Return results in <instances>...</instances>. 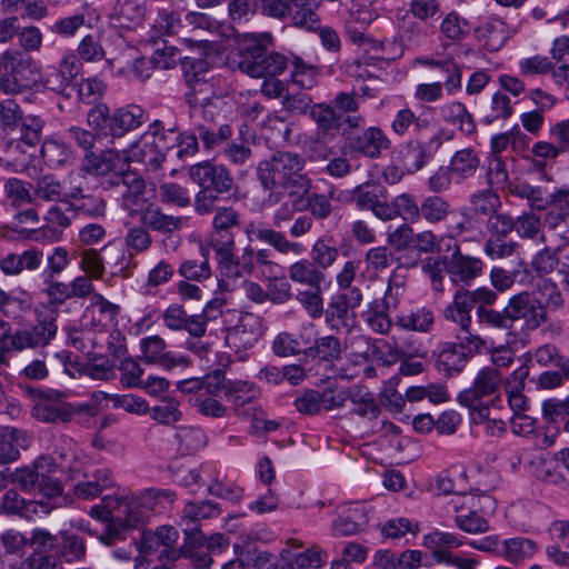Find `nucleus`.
<instances>
[{
  "label": "nucleus",
  "mask_w": 569,
  "mask_h": 569,
  "mask_svg": "<svg viewBox=\"0 0 569 569\" xmlns=\"http://www.w3.org/2000/svg\"><path fill=\"white\" fill-rule=\"evenodd\" d=\"M353 406L352 412L368 419H376L380 413V406L373 395L366 388L350 389V399Z\"/></svg>",
  "instance_id": "41"
},
{
  "label": "nucleus",
  "mask_w": 569,
  "mask_h": 569,
  "mask_svg": "<svg viewBox=\"0 0 569 569\" xmlns=\"http://www.w3.org/2000/svg\"><path fill=\"white\" fill-rule=\"evenodd\" d=\"M288 273L291 281L307 286L308 288L318 287L325 280L323 272L308 259H300L293 262L289 267Z\"/></svg>",
  "instance_id": "34"
},
{
  "label": "nucleus",
  "mask_w": 569,
  "mask_h": 569,
  "mask_svg": "<svg viewBox=\"0 0 569 569\" xmlns=\"http://www.w3.org/2000/svg\"><path fill=\"white\" fill-rule=\"evenodd\" d=\"M68 480L73 483V496L83 500L94 499L101 496L103 490L114 485L112 472L109 469L88 470L79 461L69 467Z\"/></svg>",
  "instance_id": "6"
},
{
  "label": "nucleus",
  "mask_w": 569,
  "mask_h": 569,
  "mask_svg": "<svg viewBox=\"0 0 569 569\" xmlns=\"http://www.w3.org/2000/svg\"><path fill=\"white\" fill-rule=\"evenodd\" d=\"M471 211L475 216L490 218L501 207L500 198L490 190L478 191L470 198Z\"/></svg>",
  "instance_id": "48"
},
{
  "label": "nucleus",
  "mask_w": 569,
  "mask_h": 569,
  "mask_svg": "<svg viewBox=\"0 0 569 569\" xmlns=\"http://www.w3.org/2000/svg\"><path fill=\"white\" fill-rule=\"evenodd\" d=\"M73 201H63L73 217L100 218L106 214V201L93 194L72 193Z\"/></svg>",
  "instance_id": "31"
},
{
  "label": "nucleus",
  "mask_w": 569,
  "mask_h": 569,
  "mask_svg": "<svg viewBox=\"0 0 569 569\" xmlns=\"http://www.w3.org/2000/svg\"><path fill=\"white\" fill-rule=\"evenodd\" d=\"M446 270L455 283L469 282L482 271V261L478 258L455 252L446 262Z\"/></svg>",
  "instance_id": "20"
},
{
  "label": "nucleus",
  "mask_w": 569,
  "mask_h": 569,
  "mask_svg": "<svg viewBox=\"0 0 569 569\" xmlns=\"http://www.w3.org/2000/svg\"><path fill=\"white\" fill-rule=\"evenodd\" d=\"M150 138V136L146 134L141 137L139 142L134 144L138 151H133V157L152 170H157L164 161L166 153L156 148Z\"/></svg>",
  "instance_id": "47"
},
{
  "label": "nucleus",
  "mask_w": 569,
  "mask_h": 569,
  "mask_svg": "<svg viewBox=\"0 0 569 569\" xmlns=\"http://www.w3.org/2000/svg\"><path fill=\"white\" fill-rule=\"evenodd\" d=\"M483 56L479 51L465 49L457 44H445L441 52H435L416 59V63L422 68H437L445 71H461L462 69L481 68Z\"/></svg>",
  "instance_id": "5"
},
{
  "label": "nucleus",
  "mask_w": 569,
  "mask_h": 569,
  "mask_svg": "<svg viewBox=\"0 0 569 569\" xmlns=\"http://www.w3.org/2000/svg\"><path fill=\"white\" fill-rule=\"evenodd\" d=\"M312 0H291L290 19L296 28L316 31L320 29V18L311 3Z\"/></svg>",
  "instance_id": "33"
},
{
  "label": "nucleus",
  "mask_w": 569,
  "mask_h": 569,
  "mask_svg": "<svg viewBox=\"0 0 569 569\" xmlns=\"http://www.w3.org/2000/svg\"><path fill=\"white\" fill-rule=\"evenodd\" d=\"M221 513L220 508L212 501L188 502L182 511V522L197 523L202 519L217 517Z\"/></svg>",
  "instance_id": "50"
},
{
  "label": "nucleus",
  "mask_w": 569,
  "mask_h": 569,
  "mask_svg": "<svg viewBox=\"0 0 569 569\" xmlns=\"http://www.w3.org/2000/svg\"><path fill=\"white\" fill-rule=\"evenodd\" d=\"M37 315L38 321L33 327L29 328V330L32 332L39 345L44 347L54 338L57 333L56 313L54 311H49L46 313L37 311Z\"/></svg>",
  "instance_id": "53"
},
{
  "label": "nucleus",
  "mask_w": 569,
  "mask_h": 569,
  "mask_svg": "<svg viewBox=\"0 0 569 569\" xmlns=\"http://www.w3.org/2000/svg\"><path fill=\"white\" fill-rule=\"evenodd\" d=\"M479 37L485 40L486 47L496 51L499 50L508 38L507 24L499 19H491L478 29Z\"/></svg>",
  "instance_id": "45"
},
{
  "label": "nucleus",
  "mask_w": 569,
  "mask_h": 569,
  "mask_svg": "<svg viewBox=\"0 0 569 569\" xmlns=\"http://www.w3.org/2000/svg\"><path fill=\"white\" fill-rule=\"evenodd\" d=\"M310 117L317 124L316 142L327 144L336 137V131L341 129L343 137L358 129L361 119L358 117L340 118L332 106L316 104L310 110Z\"/></svg>",
  "instance_id": "7"
},
{
  "label": "nucleus",
  "mask_w": 569,
  "mask_h": 569,
  "mask_svg": "<svg viewBox=\"0 0 569 569\" xmlns=\"http://www.w3.org/2000/svg\"><path fill=\"white\" fill-rule=\"evenodd\" d=\"M206 73H186V82L189 88L187 93V99L189 104H202V102H207L211 100V96L214 94L213 77L211 79H206L203 76Z\"/></svg>",
  "instance_id": "39"
},
{
  "label": "nucleus",
  "mask_w": 569,
  "mask_h": 569,
  "mask_svg": "<svg viewBox=\"0 0 569 569\" xmlns=\"http://www.w3.org/2000/svg\"><path fill=\"white\" fill-rule=\"evenodd\" d=\"M472 420L485 426V432L491 437H499L506 431V422L498 418L488 406L472 409Z\"/></svg>",
  "instance_id": "55"
},
{
  "label": "nucleus",
  "mask_w": 569,
  "mask_h": 569,
  "mask_svg": "<svg viewBox=\"0 0 569 569\" xmlns=\"http://www.w3.org/2000/svg\"><path fill=\"white\" fill-rule=\"evenodd\" d=\"M59 538L46 528L36 527L30 531L29 547L32 552L49 553L57 550Z\"/></svg>",
  "instance_id": "54"
},
{
  "label": "nucleus",
  "mask_w": 569,
  "mask_h": 569,
  "mask_svg": "<svg viewBox=\"0 0 569 569\" xmlns=\"http://www.w3.org/2000/svg\"><path fill=\"white\" fill-rule=\"evenodd\" d=\"M391 129L400 137L409 133L420 136L422 132L429 133L436 131V126L430 119L416 116L411 109L403 108L396 113L391 122Z\"/></svg>",
  "instance_id": "21"
},
{
  "label": "nucleus",
  "mask_w": 569,
  "mask_h": 569,
  "mask_svg": "<svg viewBox=\"0 0 569 569\" xmlns=\"http://www.w3.org/2000/svg\"><path fill=\"white\" fill-rule=\"evenodd\" d=\"M39 503L37 501H27L16 490H8L2 498V509L10 515L30 519L37 513Z\"/></svg>",
  "instance_id": "46"
},
{
  "label": "nucleus",
  "mask_w": 569,
  "mask_h": 569,
  "mask_svg": "<svg viewBox=\"0 0 569 569\" xmlns=\"http://www.w3.org/2000/svg\"><path fill=\"white\" fill-rule=\"evenodd\" d=\"M30 438L26 431L17 428H4L3 439L0 441V463L6 465L16 461L21 449H27Z\"/></svg>",
  "instance_id": "25"
},
{
  "label": "nucleus",
  "mask_w": 569,
  "mask_h": 569,
  "mask_svg": "<svg viewBox=\"0 0 569 569\" xmlns=\"http://www.w3.org/2000/svg\"><path fill=\"white\" fill-rule=\"evenodd\" d=\"M119 311L118 305L107 300L100 293H94L86 309V317H91V326L94 328L107 327L116 320Z\"/></svg>",
  "instance_id": "27"
},
{
  "label": "nucleus",
  "mask_w": 569,
  "mask_h": 569,
  "mask_svg": "<svg viewBox=\"0 0 569 569\" xmlns=\"http://www.w3.org/2000/svg\"><path fill=\"white\" fill-rule=\"evenodd\" d=\"M463 541L451 532L435 530L423 537V546L431 550L435 560H438L439 553H449V549L458 548Z\"/></svg>",
  "instance_id": "42"
},
{
  "label": "nucleus",
  "mask_w": 569,
  "mask_h": 569,
  "mask_svg": "<svg viewBox=\"0 0 569 569\" xmlns=\"http://www.w3.org/2000/svg\"><path fill=\"white\" fill-rule=\"evenodd\" d=\"M237 52L229 58V67L238 71H284L302 67L298 57H287L279 52H267L264 44L272 42L270 32L234 33Z\"/></svg>",
  "instance_id": "2"
},
{
  "label": "nucleus",
  "mask_w": 569,
  "mask_h": 569,
  "mask_svg": "<svg viewBox=\"0 0 569 569\" xmlns=\"http://www.w3.org/2000/svg\"><path fill=\"white\" fill-rule=\"evenodd\" d=\"M441 143V136L438 130L429 132L428 140L418 136L407 141L400 151L405 169L409 173L421 170L432 157V146L435 144L437 149Z\"/></svg>",
  "instance_id": "10"
},
{
  "label": "nucleus",
  "mask_w": 569,
  "mask_h": 569,
  "mask_svg": "<svg viewBox=\"0 0 569 569\" xmlns=\"http://www.w3.org/2000/svg\"><path fill=\"white\" fill-rule=\"evenodd\" d=\"M43 459L34 461L32 467L19 468L12 473V481L18 483L23 490H31L39 487L43 475L39 472V468L43 466Z\"/></svg>",
  "instance_id": "63"
},
{
  "label": "nucleus",
  "mask_w": 569,
  "mask_h": 569,
  "mask_svg": "<svg viewBox=\"0 0 569 569\" xmlns=\"http://www.w3.org/2000/svg\"><path fill=\"white\" fill-rule=\"evenodd\" d=\"M251 231L254 232L257 239L268 243L281 254L293 253L298 256L303 251L302 244L288 240L286 234L279 230L269 227H258L254 229V224L250 223L246 232L250 234Z\"/></svg>",
  "instance_id": "23"
},
{
  "label": "nucleus",
  "mask_w": 569,
  "mask_h": 569,
  "mask_svg": "<svg viewBox=\"0 0 569 569\" xmlns=\"http://www.w3.org/2000/svg\"><path fill=\"white\" fill-rule=\"evenodd\" d=\"M435 322L433 312L426 307H419L400 313L396 325L405 330L429 332Z\"/></svg>",
  "instance_id": "35"
},
{
  "label": "nucleus",
  "mask_w": 569,
  "mask_h": 569,
  "mask_svg": "<svg viewBox=\"0 0 569 569\" xmlns=\"http://www.w3.org/2000/svg\"><path fill=\"white\" fill-rule=\"evenodd\" d=\"M109 187H123L121 196L127 207H140L147 202L144 180L136 172L124 169L117 179L108 180Z\"/></svg>",
  "instance_id": "18"
},
{
  "label": "nucleus",
  "mask_w": 569,
  "mask_h": 569,
  "mask_svg": "<svg viewBox=\"0 0 569 569\" xmlns=\"http://www.w3.org/2000/svg\"><path fill=\"white\" fill-rule=\"evenodd\" d=\"M176 438L179 442V450L183 455L199 451L206 446V435L202 429L192 426H182L177 429Z\"/></svg>",
  "instance_id": "43"
},
{
  "label": "nucleus",
  "mask_w": 569,
  "mask_h": 569,
  "mask_svg": "<svg viewBox=\"0 0 569 569\" xmlns=\"http://www.w3.org/2000/svg\"><path fill=\"white\" fill-rule=\"evenodd\" d=\"M177 498L172 490L148 488L136 495L123 490L104 496L102 505L93 506L90 516L102 521L118 520L126 527H140L156 513L163 512Z\"/></svg>",
  "instance_id": "1"
},
{
  "label": "nucleus",
  "mask_w": 569,
  "mask_h": 569,
  "mask_svg": "<svg viewBox=\"0 0 569 569\" xmlns=\"http://www.w3.org/2000/svg\"><path fill=\"white\" fill-rule=\"evenodd\" d=\"M152 61L156 69H173L177 62H181L182 69H186L189 66L190 58L186 57L182 59L179 50L177 51L174 47L164 46L156 50Z\"/></svg>",
  "instance_id": "61"
},
{
  "label": "nucleus",
  "mask_w": 569,
  "mask_h": 569,
  "mask_svg": "<svg viewBox=\"0 0 569 569\" xmlns=\"http://www.w3.org/2000/svg\"><path fill=\"white\" fill-rule=\"evenodd\" d=\"M254 385L243 380L229 381L224 387L227 400L236 407L251 402L257 397Z\"/></svg>",
  "instance_id": "49"
},
{
  "label": "nucleus",
  "mask_w": 569,
  "mask_h": 569,
  "mask_svg": "<svg viewBox=\"0 0 569 569\" xmlns=\"http://www.w3.org/2000/svg\"><path fill=\"white\" fill-rule=\"evenodd\" d=\"M129 160L126 150L107 149L100 153L89 152L82 160V169L96 176L113 173L111 179H117V174L129 168Z\"/></svg>",
  "instance_id": "11"
},
{
  "label": "nucleus",
  "mask_w": 569,
  "mask_h": 569,
  "mask_svg": "<svg viewBox=\"0 0 569 569\" xmlns=\"http://www.w3.org/2000/svg\"><path fill=\"white\" fill-rule=\"evenodd\" d=\"M467 356L457 343H446L438 355V363L448 373L459 372L466 365Z\"/></svg>",
  "instance_id": "52"
},
{
  "label": "nucleus",
  "mask_w": 569,
  "mask_h": 569,
  "mask_svg": "<svg viewBox=\"0 0 569 569\" xmlns=\"http://www.w3.org/2000/svg\"><path fill=\"white\" fill-rule=\"evenodd\" d=\"M507 309L512 325L523 321L528 329H537L547 320L545 306L528 291H522L509 299Z\"/></svg>",
  "instance_id": "9"
},
{
  "label": "nucleus",
  "mask_w": 569,
  "mask_h": 569,
  "mask_svg": "<svg viewBox=\"0 0 569 569\" xmlns=\"http://www.w3.org/2000/svg\"><path fill=\"white\" fill-rule=\"evenodd\" d=\"M398 305L396 299L392 300H375L370 303L367 311L366 321L372 331L387 335L391 327L392 320L389 317V310L395 309Z\"/></svg>",
  "instance_id": "30"
},
{
  "label": "nucleus",
  "mask_w": 569,
  "mask_h": 569,
  "mask_svg": "<svg viewBox=\"0 0 569 569\" xmlns=\"http://www.w3.org/2000/svg\"><path fill=\"white\" fill-rule=\"evenodd\" d=\"M29 395L34 400L31 408L33 418L46 423H58L71 421L76 415L88 413L94 415L93 408L89 405L72 406L63 402L60 398L63 396L61 392L47 393L42 390L28 389Z\"/></svg>",
  "instance_id": "4"
},
{
  "label": "nucleus",
  "mask_w": 569,
  "mask_h": 569,
  "mask_svg": "<svg viewBox=\"0 0 569 569\" xmlns=\"http://www.w3.org/2000/svg\"><path fill=\"white\" fill-rule=\"evenodd\" d=\"M503 550L499 552L508 562L512 565H520L527 559L533 557L537 552V543L528 538L517 537L506 539L502 542Z\"/></svg>",
  "instance_id": "32"
},
{
  "label": "nucleus",
  "mask_w": 569,
  "mask_h": 569,
  "mask_svg": "<svg viewBox=\"0 0 569 569\" xmlns=\"http://www.w3.org/2000/svg\"><path fill=\"white\" fill-rule=\"evenodd\" d=\"M367 522L365 509L358 505H351L332 522L331 532L335 537L357 535L363 530Z\"/></svg>",
  "instance_id": "22"
},
{
  "label": "nucleus",
  "mask_w": 569,
  "mask_h": 569,
  "mask_svg": "<svg viewBox=\"0 0 569 569\" xmlns=\"http://www.w3.org/2000/svg\"><path fill=\"white\" fill-rule=\"evenodd\" d=\"M0 543L6 555L23 556L29 546V537L17 529H7L0 535Z\"/></svg>",
  "instance_id": "60"
},
{
  "label": "nucleus",
  "mask_w": 569,
  "mask_h": 569,
  "mask_svg": "<svg viewBox=\"0 0 569 569\" xmlns=\"http://www.w3.org/2000/svg\"><path fill=\"white\" fill-rule=\"evenodd\" d=\"M3 193L6 201L14 208L27 204L33 206L32 183L28 181L9 178L4 181Z\"/></svg>",
  "instance_id": "38"
},
{
  "label": "nucleus",
  "mask_w": 569,
  "mask_h": 569,
  "mask_svg": "<svg viewBox=\"0 0 569 569\" xmlns=\"http://www.w3.org/2000/svg\"><path fill=\"white\" fill-rule=\"evenodd\" d=\"M179 533L171 526H162L157 531L143 532L140 540V551L144 555L159 553L161 560L173 561L179 557L176 549Z\"/></svg>",
  "instance_id": "13"
},
{
  "label": "nucleus",
  "mask_w": 569,
  "mask_h": 569,
  "mask_svg": "<svg viewBox=\"0 0 569 569\" xmlns=\"http://www.w3.org/2000/svg\"><path fill=\"white\" fill-rule=\"evenodd\" d=\"M143 110L137 104L119 108L111 118L110 134L121 137L126 132L140 127L143 122Z\"/></svg>",
  "instance_id": "26"
},
{
  "label": "nucleus",
  "mask_w": 569,
  "mask_h": 569,
  "mask_svg": "<svg viewBox=\"0 0 569 569\" xmlns=\"http://www.w3.org/2000/svg\"><path fill=\"white\" fill-rule=\"evenodd\" d=\"M297 300L303 306L308 315L316 319L323 312V298L321 284L310 287L309 290L299 291Z\"/></svg>",
  "instance_id": "62"
},
{
  "label": "nucleus",
  "mask_w": 569,
  "mask_h": 569,
  "mask_svg": "<svg viewBox=\"0 0 569 569\" xmlns=\"http://www.w3.org/2000/svg\"><path fill=\"white\" fill-rule=\"evenodd\" d=\"M377 14L368 7L359 6L349 11L345 22L346 32L349 39L357 44L371 42L366 31Z\"/></svg>",
  "instance_id": "19"
},
{
  "label": "nucleus",
  "mask_w": 569,
  "mask_h": 569,
  "mask_svg": "<svg viewBox=\"0 0 569 569\" xmlns=\"http://www.w3.org/2000/svg\"><path fill=\"white\" fill-rule=\"evenodd\" d=\"M352 310L345 300V296L337 295L332 298L326 312L327 322L332 323V327L342 325L348 327V321L355 319V315L350 312Z\"/></svg>",
  "instance_id": "59"
},
{
  "label": "nucleus",
  "mask_w": 569,
  "mask_h": 569,
  "mask_svg": "<svg viewBox=\"0 0 569 569\" xmlns=\"http://www.w3.org/2000/svg\"><path fill=\"white\" fill-rule=\"evenodd\" d=\"M61 555L68 561H81L86 558L87 547L82 538L69 531L61 532Z\"/></svg>",
  "instance_id": "57"
},
{
  "label": "nucleus",
  "mask_w": 569,
  "mask_h": 569,
  "mask_svg": "<svg viewBox=\"0 0 569 569\" xmlns=\"http://www.w3.org/2000/svg\"><path fill=\"white\" fill-rule=\"evenodd\" d=\"M20 123L21 141L29 147H34L41 141L43 120L37 116L22 117Z\"/></svg>",
  "instance_id": "64"
},
{
  "label": "nucleus",
  "mask_w": 569,
  "mask_h": 569,
  "mask_svg": "<svg viewBox=\"0 0 569 569\" xmlns=\"http://www.w3.org/2000/svg\"><path fill=\"white\" fill-rule=\"evenodd\" d=\"M162 322L166 328L172 331L186 330L193 338L204 336V326L201 317L189 316L182 306L170 305L162 315Z\"/></svg>",
  "instance_id": "17"
},
{
  "label": "nucleus",
  "mask_w": 569,
  "mask_h": 569,
  "mask_svg": "<svg viewBox=\"0 0 569 569\" xmlns=\"http://www.w3.org/2000/svg\"><path fill=\"white\" fill-rule=\"evenodd\" d=\"M153 420L162 425H172L182 417L180 403L173 398L163 399L158 406L149 409Z\"/></svg>",
  "instance_id": "56"
},
{
  "label": "nucleus",
  "mask_w": 569,
  "mask_h": 569,
  "mask_svg": "<svg viewBox=\"0 0 569 569\" xmlns=\"http://www.w3.org/2000/svg\"><path fill=\"white\" fill-rule=\"evenodd\" d=\"M502 380L499 369L495 367L483 368L477 375L473 386L459 395L460 403L470 409L483 407L480 403L481 398L496 393Z\"/></svg>",
  "instance_id": "14"
},
{
  "label": "nucleus",
  "mask_w": 569,
  "mask_h": 569,
  "mask_svg": "<svg viewBox=\"0 0 569 569\" xmlns=\"http://www.w3.org/2000/svg\"><path fill=\"white\" fill-rule=\"evenodd\" d=\"M451 206L448 200L440 196H428L422 199L419 209V219L436 224L445 221L451 213Z\"/></svg>",
  "instance_id": "40"
},
{
  "label": "nucleus",
  "mask_w": 569,
  "mask_h": 569,
  "mask_svg": "<svg viewBox=\"0 0 569 569\" xmlns=\"http://www.w3.org/2000/svg\"><path fill=\"white\" fill-rule=\"evenodd\" d=\"M179 273L190 280H207L211 276V267L209 264V251L201 248L199 258L186 260L179 268Z\"/></svg>",
  "instance_id": "44"
},
{
  "label": "nucleus",
  "mask_w": 569,
  "mask_h": 569,
  "mask_svg": "<svg viewBox=\"0 0 569 569\" xmlns=\"http://www.w3.org/2000/svg\"><path fill=\"white\" fill-rule=\"evenodd\" d=\"M480 164L478 153L470 148L457 151L450 160L451 168L457 182H461L475 176Z\"/></svg>",
  "instance_id": "36"
},
{
  "label": "nucleus",
  "mask_w": 569,
  "mask_h": 569,
  "mask_svg": "<svg viewBox=\"0 0 569 569\" xmlns=\"http://www.w3.org/2000/svg\"><path fill=\"white\" fill-rule=\"evenodd\" d=\"M190 178L202 189H210L216 193H229L233 187V178L223 166L209 161L192 166Z\"/></svg>",
  "instance_id": "12"
},
{
  "label": "nucleus",
  "mask_w": 569,
  "mask_h": 569,
  "mask_svg": "<svg viewBox=\"0 0 569 569\" xmlns=\"http://www.w3.org/2000/svg\"><path fill=\"white\" fill-rule=\"evenodd\" d=\"M471 310L470 300L462 293V289H459L456 291L452 302L446 307L443 316L447 320L456 323L459 329H468L472 322Z\"/></svg>",
  "instance_id": "37"
},
{
  "label": "nucleus",
  "mask_w": 569,
  "mask_h": 569,
  "mask_svg": "<svg viewBox=\"0 0 569 569\" xmlns=\"http://www.w3.org/2000/svg\"><path fill=\"white\" fill-rule=\"evenodd\" d=\"M141 220L146 227L162 233L178 231L186 222V218L166 214L159 208L152 206L142 211Z\"/></svg>",
  "instance_id": "29"
},
{
  "label": "nucleus",
  "mask_w": 569,
  "mask_h": 569,
  "mask_svg": "<svg viewBox=\"0 0 569 569\" xmlns=\"http://www.w3.org/2000/svg\"><path fill=\"white\" fill-rule=\"evenodd\" d=\"M140 348L142 359L147 363H156L166 369L177 366L187 367L189 365L184 357H174L166 351L167 343L160 336H149L141 340Z\"/></svg>",
  "instance_id": "16"
},
{
  "label": "nucleus",
  "mask_w": 569,
  "mask_h": 569,
  "mask_svg": "<svg viewBox=\"0 0 569 569\" xmlns=\"http://www.w3.org/2000/svg\"><path fill=\"white\" fill-rule=\"evenodd\" d=\"M346 139L355 151L370 159L378 158L381 151L391 144L390 139L379 127H369L360 136H353L351 132Z\"/></svg>",
  "instance_id": "15"
},
{
  "label": "nucleus",
  "mask_w": 569,
  "mask_h": 569,
  "mask_svg": "<svg viewBox=\"0 0 569 569\" xmlns=\"http://www.w3.org/2000/svg\"><path fill=\"white\" fill-rule=\"evenodd\" d=\"M63 194L61 182L52 174L41 176L32 183L34 207H40L43 203L62 201Z\"/></svg>",
  "instance_id": "28"
},
{
  "label": "nucleus",
  "mask_w": 569,
  "mask_h": 569,
  "mask_svg": "<svg viewBox=\"0 0 569 569\" xmlns=\"http://www.w3.org/2000/svg\"><path fill=\"white\" fill-rule=\"evenodd\" d=\"M477 317L480 325L496 330H511L513 327L507 306L502 311L478 306Z\"/></svg>",
  "instance_id": "51"
},
{
  "label": "nucleus",
  "mask_w": 569,
  "mask_h": 569,
  "mask_svg": "<svg viewBox=\"0 0 569 569\" xmlns=\"http://www.w3.org/2000/svg\"><path fill=\"white\" fill-rule=\"evenodd\" d=\"M144 14L146 8L139 0H116L109 18L116 26L130 28L138 24Z\"/></svg>",
  "instance_id": "24"
},
{
  "label": "nucleus",
  "mask_w": 569,
  "mask_h": 569,
  "mask_svg": "<svg viewBox=\"0 0 569 569\" xmlns=\"http://www.w3.org/2000/svg\"><path fill=\"white\" fill-rule=\"evenodd\" d=\"M263 332L262 318L251 312H244L239 315L236 325L226 328L224 339L229 348L239 352L252 348Z\"/></svg>",
  "instance_id": "8"
},
{
  "label": "nucleus",
  "mask_w": 569,
  "mask_h": 569,
  "mask_svg": "<svg viewBox=\"0 0 569 569\" xmlns=\"http://www.w3.org/2000/svg\"><path fill=\"white\" fill-rule=\"evenodd\" d=\"M339 250L325 239H318L311 249V261L318 269L330 268L338 259Z\"/></svg>",
  "instance_id": "58"
},
{
  "label": "nucleus",
  "mask_w": 569,
  "mask_h": 569,
  "mask_svg": "<svg viewBox=\"0 0 569 569\" xmlns=\"http://www.w3.org/2000/svg\"><path fill=\"white\" fill-rule=\"evenodd\" d=\"M305 166L306 161L300 154L276 151L258 163L257 178L263 189L281 187L290 197L305 198L312 186Z\"/></svg>",
  "instance_id": "3"
}]
</instances>
